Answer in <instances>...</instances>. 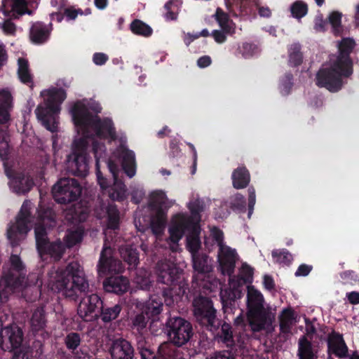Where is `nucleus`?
<instances>
[{
  "mask_svg": "<svg viewBox=\"0 0 359 359\" xmlns=\"http://www.w3.org/2000/svg\"><path fill=\"white\" fill-rule=\"evenodd\" d=\"M46 337L43 338L40 334V339H35L32 345L27 348L30 354V357L38 358L43 353L44 340Z\"/></svg>",
  "mask_w": 359,
  "mask_h": 359,
  "instance_id": "nucleus-52",
  "label": "nucleus"
},
{
  "mask_svg": "<svg viewBox=\"0 0 359 359\" xmlns=\"http://www.w3.org/2000/svg\"><path fill=\"white\" fill-rule=\"evenodd\" d=\"M122 311V306L119 304L109 306L102 304L97 320L100 319L104 323H109L118 318Z\"/></svg>",
  "mask_w": 359,
  "mask_h": 359,
  "instance_id": "nucleus-37",
  "label": "nucleus"
},
{
  "mask_svg": "<svg viewBox=\"0 0 359 359\" xmlns=\"http://www.w3.org/2000/svg\"><path fill=\"white\" fill-rule=\"evenodd\" d=\"M229 208L236 213H244L246 211V201L241 194H236L230 197Z\"/></svg>",
  "mask_w": 359,
  "mask_h": 359,
  "instance_id": "nucleus-45",
  "label": "nucleus"
},
{
  "mask_svg": "<svg viewBox=\"0 0 359 359\" xmlns=\"http://www.w3.org/2000/svg\"><path fill=\"white\" fill-rule=\"evenodd\" d=\"M73 355L74 359H95V354L90 352L86 346L80 347L76 353H73Z\"/></svg>",
  "mask_w": 359,
  "mask_h": 359,
  "instance_id": "nucleus-62",
  "label": "nucleus"
},
{
  "mask_svg": "<svg viewBox=\"0 0 359 359\" xmlns=\"http://www.w3.org/2000/svg\"><path fill=\"white\" fill-rule=\"evenodd\" d=\"M151 318L143 309L142 312L137 313L132 319L133 325L138 331H140L147 327V323Z\"/></svg>",
  "mask_w": 359,
  "mask_h": 359,
  "instance_id": "nucleus-53",
  "label": "nucleus"
},
{
  "mask_svg": "<svg viewBox=\"0 0 359 359\" xmlns=\"http://www.w3.org/2000/svg\"><path fill=\"white\" fill-rule=\"evenodd\" d=\"M271 255L273 258L280 264L289 265L292 260V255L286 249L273 250Z\"/></svg>",
  "mask_w": 359,
  "mask_h": 359,
  "instance_id": "nucleus-55",
  "label": "nucleus"
},
{
  "mask_svg": "<svg viewBox=\"0 0 359 359\" xmlns=\"http://www.w3.org/2000/svg\"><path fill=\"white\" fill-rule=\"evenodd\" d=\"M207 359H236V357L232 353L231 350H223L215 351Z\"/></svg>",
  "mask_w": 359,
  "mask_h": 359,
  "instance_id": "nucleus-64",
  "label": "nucleus"
},
{
  "mask_svg": "<svg viewBox=\"0 0 359 359\" xmlns=\"http://www.w3.org/2000/svg\"><path fill=\"white\" fill-rule=\"evenodd\" d=\"M291 15L297 20L302 19L307 15L309 7L306 3L302 0H297L293 2L290 8Z\"/></svg>",
  "mask_w": 359,
  "mask_h": 359,
  "instance_id": "nucleus-46",
  "label": "nucleus"
},
{
  "mask_svg": "<svg viewBox=\"0 0 359 359\" xmlns=\"http://www.w3.org/2000/svg\"><path fill=\"white\" fill-rule=\"evenodd\" d=\"M4 166L5 173L11 180L9 182L10 187L15 193L25 194L32 189L34 186V181L32 177L22 172H18L13 175V170L7 168L5 163Z\"/></svg>",
  "mask_w": 359,
  "mask_h": 359,
  "instance_id": "nucleus-18",
  "label": "nucleus"
},
{
  "mask_svg": "<svg viewBox=\"0 0 359 359\" xmlns=\"http://www.w3.org/2000/svg\"><path fill=\"white\" fill-rule=\"evenodd\" d=\"M103 300L97 294L92 293L82 297L77 307L79 316L86 322L97 320V316L102 308Z\"/></svg>",
  "mask_w": 359,
  "mask_h": 359,
  "instance_id": "nucleus-14",
  "label": "nucleus"
},
{
  "mask_svg": "<svg viewBox=\"0 0 359 359\" xmlns=\"http://www.w3.org/2000/svg\"><path fill=\"white\" fill-rule=\"evenodd\" d=\"M164 297L158 294H153L150 296L149 299L145 303L143 309L145 313L149 314L151 318L157 317L163 310Z\"/></svg>",
  "mask_w": 359,
  "mask_h": 359,
  "instance_id": "nucleus-33",
  "label": "nucleus"
},
{
  "mask_svg": "<svg viewBox=\"0 0 359 359\" xmlns=\"http://www.w3.org/2000/svg\"><path fill=\"white\" fill-rule=\"evenodd\" d=\"M31 212L28 205L23 203L16 217V222L12 224L7 229V238L13 247L20 244V236L26 234L29 230Z\"/></svg>",
  "mask_w": 359,
  "mask_h": 359,
  "instance_id": "nucleus-13",
  "label": "nucleus"
},
{
  "mask_svg": "<svg viewBox=\"0 0 359 359\" xmlns=\"http://www.w3.org/2000/svg\"><path fill=\"white\" fill-rule=\"evenodd\" d=\"M254 270L248 264L244 263L240 269L239 279L243 283H251L253 279Z\"/></svg>",
  "mask_w": 359,
  "mask_h": 359,
  "instance_id": "nucleus-58",
  "label": "nucleus"
},
{
  "mask_svg": "<svg viewBox=\"0 0 359 359\" xmlns=\"http://www.w3.org/2000/svg\"><path fill=\"white\" fill-rule=\"evenodd\" d=\"M193 267L197 275L194 278H198V276H205L206 274L212 271L211 259L209 256L205 253H199L192 255Z\"/></svg>",
  "mask_w": 359,
  "mask_h": 359,
  "instance_id": "nucleus-31",
  "label": "nucleus"
},
{
  "mask_svg": "<svg viewBox=\"0 0 359 359\" xmlns=\"http://www.w3.org/2000/svg\"><path fill=\"white\" fill-rule=\"evenodd\" d=\"M66 245L60 239L50 242L47 241L44 245H42L37 249L39 255H49L54 261H59L62 257L66 250Z\"/></svg>",
  "mask_w": 359,
  "mask_h": 359,
  "instance_id": "nucleus-24",
  "label": "nucleus"
},
{
  "mask_svg": "<svg viewBox=\"0 0 359 359\" xmlns=\"http://www.w3.org/2000/svg\"><path fill=\"white\" fill-rule=\"evenodd\" d=\"M26 0H3L2 10L5 16H9L11 12L19 15H23L26 13H31L27 7Z\"/></svg>",
  "mask_w": 359,
  "mask_h": 359,
  "instance_id": "nucleus-34",
  "label": "nucleus"
},
{
  "mask_svg": "<svg viewBox=\"0 0 359 359\" xmlns=\"http://www.w3.org/2000/svg\"><path fill=\"white\" fill-rule=\"evenodd\" d=\"M83 231L82 229L77 228L73 231H69L64 238V244L66 248H70L77 243H80L83 238Z\"/></svg>",
  "mask_w": 359,
  "mask_h": 359,
  "instance_id": "nucleus-48",
  "label": "nucleus"
},
{
  "mask_svg": "<svg viewBox=\"0 0 359 359\" xmlns=\"http://www.w3.org/2000/svg\"><path fill=\"white\" fill-rule=\"evenodd\" d=\"M220 297L224 312H228L229 309L231 310L235 306L236 299L237 298L236 291L229 290L221 292Z\"/></svg>",
  "mask_w": 359,
  "mask_h": 359,
  "instance_id": "nucleus-47",
  "label": "nucleus"
},
{
  "mask_svg": "<svg viewBox=\"0 0 359 359\" xmlns=\"http://www.w3.org/2000/svg\"><path fill=\"white\" fill-rule=\"evenodd\" d=\"M167 196L163 191H153L150 195L149 205L150 208H160L167 207Z\"/></svg>",
  "mask_w": 359,
  "mask_h": 359,
  "instance_id": "nucleus-49",
  "label": "nucleus"
},
{
  "mask_svg": "<svg viewBox=\"0 0 359 359\" xmlns=\"http://www.w3.org/2000/svg\"><path fill=\"white\" fill-rule=\"evenodd\" d=\"M70 112L77 133L81 137L74 141L72 153L67 157V168L73 175L85 177L89 170L87 153L89 141H92L95 158H102L105 154L106 145L95 140V137L115 141L117 139L116 131L111 119L101 118L98 115L93 114L87 106L79 101L74 103Z\"/></svg>",
  "mask_w": 359,
  "mask_h": 359,
  "instance_id": "nucleus-1",
  "label": "nucleus"
},
{
  "mask_svg": "<svg viewBox=\"0 0 359 359\" xmlns=\"http://www.w3.org/2000/svg\"><path fill=\"white\" fill-rule=\"evenodd\" d=\"M215 19L222 29L226 33H230L231 27L229 25V15L220 8H217L215 13Z\"/></svg>",
  "mask_w": 359,
  "mask_h": 359,
  "instance_id": "nucleus-51",
  "label": "nucleus"
},
{
  "mask_svg": "<svg viewBox=\"0 0 359 359\" xmlns=\"http://www.w3.org/2000/svg\"><path fill=\"white\" fill-rule=\"evenodd\" d=\"M128 280L122 276H109L103 282V287L107 292L122 294L128 290Z\"/></svg>",
  "mask_w": 359,
  "mask_h": 359,
  "instance_id": "nucleus-25",
  "label": "nucleus"
},
{
  "mask_svg": "<svg viewBox=\"0 0 359 359\" xmlns=\"http://www.w3.org/2000/svg\"><path fill=\"white\" fill-rule=\"evenodd\" d=\"M164 332L177 347L187 345L194 335L192 324L180 316H170L165 321Z\"/></svg>",
  "mask_w": 359,
  "mask_h": 359,
  "instance_id": "nucleus-9",
  "label": "nucleus"
},
{
  "mask_svg": "<svg viewBox=\"0 0 359 359\" xmlns=\"http://www.w3.org/2000/svg\"><path fill=\"white\" fill-rule=\"evenodd\" d=\"M293 75L292 73L287 72L280 81V88L281 91L287 95L293 86Z\"/></svg>",
  "mask_w": 359,
  "mask_h": 359,
  "instance_id": "nucleus-59",
  "label": "nucleus"
},
{
  "mask_svg": "<svg viewBox=\"0 0 359 359\" xmlns=\"http://www.w3.org/2000/svg\"><path fill=\"white\" fill-rule=\"evenodd\" d=\"M18 75L22 83L24 84H33V76L30 73L29 62L27 60L20 57L18 60Z\"/></svg>",
  "mask_w": 359,
  "mask_h": 359,
  "instance_id": "nucleus-39",
  "label": "nucleus"
},
{
  "mask_svg": "<svg viewBox=\"0 0 359 359\" xmlns=\"http://www.w3.org/2000/svg\"><path fill=\"white\" fill-rule=\"evenodd\" d=\"M10 267L0 280V303L8 301L11 294L21 291L26 285L27 270L20 257L11 255Z\"/></svg>",
  "mask_w": 359,
  "mask_h": 359,
  "instance_id": "nucleus-4",
  "label": "nucleus"
},
{
  "mask_svg": "<svg viewBox=\"0 0 359 359\" xmlns=\"http://www.w3.org/2000/svg\"><path fill=\"white\" fill-rule=\"evenodd\" d=\"M87 217V212L81 206L70 208L65 215L66 220L74 224L85 222Z\"/></svg>",
  "mask_w": 359,
  "mask_h": 359,
  "instance_id": "nucleus-41",
  "label": "nucleus"
},
{
  "mask_svg": "<svg viewBox=\"0 0 359 359\" xmlns=\"http://www.w3.org/2000/svg\"><path fill=\"white\" fill-rule=\"evenodd\" d=\"M111 359H134L135 348L128 340L119 337L111 341L109 349Z\"/></svg>",
  "mask_w": 359,
  "mask_h": 359,
  "instance_id": "nucleus-20",
  "label": "nucleus"
},
{
  "mask_svg": "<svg viewBox=\"0 0 359 359\" xmlns=\"http://www.w3.org/2000/svg\"><path fill=\"white\" fill-rule=\"evenodd\" d=\"M81 341V334L76 332L67 333L63 339L65 347L72 354L76 353L78 348H80Z\"/></svg>",
  "mask_w": 359,
  "mask_h": 359,
  "instance_id": "nucleus-40",
  "label": "nucleus"
},
{
  "mask_svg": "<svg viewBox=\"0 0 359 359\" xmlns=\"http://www.w3.org/2000/svg\"><path fill=\"white\" fill-rule=\"evenodd\" d=\"M194 219L183 215H177L170 226L169 240L172 244L177 245L186 231H189L194 223Z\"/></svg>",
  "mask_w": 359,
  "mask_h": 359,
  "instance_id": "nucleus-19",
  "label": "nucleus"
},
{
  "mask_svg": "<svg viewBox=\"0 0 359 359\" xmlns=\"http://www.w3.org/2000/svg\"><path fill=\"white\" fill-rule=\"evenodd\" d=\"M235 6L241 14L248 15L254 6L253 0H235Z\"/></svg>",
  "mask_w": 359,
  "mask_h": 359,
  "instance_id": "nucleus-60",
  "label": "nucleus"
},
{
  "mask_svg": "<svg viewBox=\"0 0 359 359\" xmlns=\"http://www.w3.org/2000/svg\"><path fill=\"white\" fill-rule=\"evenodd\" d=\"M353 71L333 62L329 67L320 68L316 73L315 82L319 88H324L330 93H337L344 85V78H348Z\"/></svg>",
  "mask_w": 359,
  "mask_h": 359,
  "instance_id": "nucleus-7",
  "label": "nucleus"
},
{
  "mask_svg": "<svg viewBox=\"0 0 359 359\" xmlns=\"http://www.w3.org/2000/svg\"><path fill=\"white\" fill-rule=\"evenodd\" d=\"M179 347L168 339L160 344L155 353L148 348H140V359H177L180 355Z\"/></svg>",
  "mask_w": 359,
  "mask_h": 359,
  "instance_id": "nucleus-17",
  "label": "nucleus"
},
{
  "mask_svg": "<svg viewBox=\"0 0 359 359\" xmlns=\"http://www.w3.org/2000/svg\"><path fill=\"white\" fill-rule=\"evenodd\" d=\"M297 356L299 359H318V351L306 335L298 341Z\"/></svg>",
  "mask_w": 359,
  "mask_h": 359,
  "instance_id": "nucleus-32",
  "label": "nucleus"
},
{
  "mask_svg": "<svg viewBox=\"0 0 359 359\" xmlns=\"http://www.w3.org/2000/svg\"><path fill=\"white\" fill-rule=\"evenodd\" d=\"M341 13L338 11H333L329 15V22L335 31H338L341 23Z\"/></svg>",
  "mask_w": 359,
  "mask_h": 359,
  "instance_id": "nucleus-63",
  "label": "nucleus"
},
{
  "mask_svg": "<svg viewBox=\"0 0 359 359\" xmlns=\"http://www.w3.org/2000/svg\"><path fill=\"white\" fill-rule=\"evenodd\" d=\"M233 187L236 189L247 187L250 182V174L245 166L236 168L231 175Z\"/></svg>",
  "mask_w": 359,
  "mask_h": 359,
  "instance_id": "nucleus-35",
  "label": "nucleus"
},
{
  "mask_svg": "<svg viewBox=\"0 0 359 359\" xmlns=\"http://www.w3.org/2000/svg\"><path fill=\"white\" fill-rule=\"evenodd\" d=\"M217 322L219 323L218 330L212 332L215 333V339L218 342H222L227 348L232 349L236 346V343L233 336L231 325L226 322H222L218 318Z\"/></svg>",
  "mask_w": 359,
  "mask_h": 359,
  "instance_id": "nucleus-27",
  "label": "nucleus"
},
{
  "mask_svg": "<svg viewBox=\"0 0 359 359\" xmlns=\"http://www.w3.org/2000/svg\"><path fill=\"white\" fill-rule=\"evenodd\" d=\"M294 320V311L291 308L283 309L279 316L280 332L284 334L290 333Z\"/></svg>",
  "mask_w": 359,
  "mask_h": 359,
  "instance_id": "nucleus-38",
  "label": "nucleus"
},
{
  "mask_svg": "<svg viewBox=\"0 0 359 359\" xmlns=\"http://www.w3.org/2000/svg\"><path fill=\"white\" fill-rule=\"evenodd\" d=\"M130 30L136 35H141L145 37L150 36L153 30L151 27L140 20H134L130 25Z\"/></svg>",
  "mask_w": 359,
  "mask_h": 359,
  "instance_id": "nucleus-43",
  "label": "nucleus"
},
{
  "mask_svg": "<svg viewBox=\"0 0 359 359\" xmlns=\"http://www.w3.org/2000/svg\"><path fill=\"white\" fill-rule=\"evenodd\" d=\"M256 48L257 46L253 43L248 42L243 43L241 45L238 46L236 55H241L243 58H250L255 54Z\"/></svg>",
  "mask_w": 359,
  "mask_h": 359,
  "instance_id": "nucleus-54",
  "label": "nucleus"
},
{
  "mask_svg": "<svg viewBox=\"0 0 359 359\" xmlns=\"http://www.w3.org/2000/svg\"><path fill=\"white\" fill-rule=\"evenodd\" d=\"M38 222L48 225V228L55 226V214L50 208H40L38 211Z\"/></svg>",
  "mask_w": 359,
  "mask_h": 359,
  "instance_id": "nucleus-44",
  "label": "nucleus"
},
{
  "mask_svg": "<svg viewBox=\"0 0 359 359\" xmlns=\"http://www.w3.org/2000/svg\"><path fill=\"white\" fill-rule=\"evenodd\" d=\"M201 227L198 222L194 221L187 236V248L191 256L199 254L198 250L201 246L200 240Z\"/></svg>",
  "mask_w": 359,
  "mask_h": 359,
  "instance_id": "nucleus-30",
  "label": "nucleus"
},
{
  "mask_svg": "<svg viewBox=\"0 0 359 359\" xmlns=\"http://www.w3.org/2000/svg\"><path fill=\"white\" fill-rule=\"evenodd\" d=\"M13 107V97L6 89L0 90V158L7 159L9 154L8 127L11 124V111Z\"/></svg>",
  "mask_w": 359,
  "mask_h": 359,
  "instance_id": "nucleus-8",
  "label": "nucleus"
},
{
  "mask_svg": "<svg viewBox=\"0 0 359 359\" xmlns=\"http://www.w3.org/2000/svg\"><path fill=\"white\" fill-rule=\"evenodd\" d=\"M120 216L117 209H111L107 212V228L112 230L119 229Z\"/></svg>",
  "mask_w": 359,
  "mask_h": 359,
  "instance_id": "nucleus-57",
  "label": "nucleus"
},
{
  "mask_svg": "<svg viewBox=\"0 0 359 359\" xmlns=\"http://www.w3.org/2000/svg\"><path fill=\"white\" fill-rule=\"evenodd\" d=\"M67 97L66 91L61 88H53L48 90V98L45 105H39L35 114L38 120L49 131L54 133L57 129V116L60 105Z\"/></svg>",
  "mask_w": 359,
  "mask_h": 359,
  "instance_id": "nucleus-5",
  "label": "nucleus"
},
{
  "mask_svg": "<svg viewBox=\"0 0 359 359\" xmlns=\"http://www.w3.org/2000/svg\"><path fill=\"white\" fill-rule=\"evenodd\" d=\"M156 281L166 285L162 295L165 306L172 307L180 302L188 289V283L184 276V271L177 265L170 262H158L156 267Z\"/></svg>",
  "mask_w": 359,
  "mask_h": 359,
  "instance_id": "nucleus-2",
  "label": "nucleus"
},
{
  "mask_svg": "<svg viewBox=\"0 0 359 359\" xmlns=\"http://www.w3.org/2000/svg\"><path fill=\"white\" fill-rule=\"evenodd\" d=\"M82 187L74 178L60 179L52 188L54 200L60 204H67L77 201L81 195Z\"/></svg>",
  "mask_w": 359,
  "mask_h": 359,
  "instance_id": "nucleus-12",
  "label": "nucleus"
},
{
  "mask_svg": "<svg viewBox=\"0 0 359 359\" xmlns=\"http://www.w3.org/2000/svg\"><path fill=\"white\" fill-rule=\"evenodd\" d=\"M51 290L62 292L66 297L76 300L79 293L88 290L89 284L80 264L72 262L65 268H59L50 280Z\"/></svg>",
  "mask_w": 359,
  "mask_h": 359,
  "instance_id": "nucleus-3",
  "label": "nucleus"
},
{
  "mask_svg": "<svg viewBox=\"0 0 359 359\" xmlns=\"http://www.w3.org/2000/svg\"><path fill=\"white\" fill-rule=\"evenodd\" d=\"M100 158L96 160V175L97 183L103 191H106L110 199L116 201H123L126 199L127 189L124 182L118 177V167L111 161L108 162V168L114 178V183L109 185V181L105 178L99 168L98 161Z\"/></svg>",
  "mask_w": 359,
  "mask_h": 359,
  "instance_id": "nucleus-11",
  "label": "nucleus"
},
{
  "mask_svg": "<svg viewBox=\"0 0 359 359\" xmlns=\"http://www.w3.org/2000/svg\"><path fill=\"white\" fill-rule=\"evenodd\" d=\"M288 65L290 67H297L303 62V54L301 52V46L294 43L288 49Z\"/></svg>",
  "mask_w": 359,
  "mask_h": 359,
  "instance_id": "nucleus-42",
  "label": "nucleus"
},
{
  "mask_svg": "<svg viewBox=\"0 0 359 359\" xmlns=\"http://www.w3.org/2000/svg\"><path fill=\"white\" fill-rule=\"evenodd\" d=\"M120 157L122 158V168L125 173L130 177H133L136 173L135 155L134 151L128 149L123 145L118 148Z\"/></svg>",
  "mask_w": 359,
  "mask_h": 359,
  "instance_id": "nucleus-26",
  "label": "nucleus"
},
{
  "mask_svg": "<svg viewBox=\"0 0 359 359\" xmlns=\"http://www.w3.org/2000/svg\"><path fill=\"white\" fill-rule=\"evenodd\" d=\"M340 277L346 283L354 284L359 281V275L352 270L345 271L341 273Z\"/></svg>",
  "mask_w": 359,
  "mask_h": 359,
  "instance_id": "nucleus-61",
  "label": "nucleus"
},
{
  "mask_svg": "<svg viewBox=\"0 0 359 359\" xmlns=\"http://www.w3.org/2000/svg\"><path fill=\"white\" fill-rule=\"evenodd\" d=\"M189 209L191 214V218L199 221L201 219V212L204 210V203L202 200L196 199L189 204Z\"/></svg>",
  "mask_w": 359,
  "mask_h": 359,
  "instance_id": "nucleus-56",
  "label": "nucleus"
},
{
  "mask_svg": "<svg viewBox=\"0 0 359 359\" xmlns=\"http://www.w3.org/2000/svg\"><path fill=\"white\" fill-rule=\"evenodd\" d=\"M46 227H48V225L38 222L34 228L36 245L37 249L42 245H44L45 243L49 240L47 236Z\"/></svg>",
  "mask_w": 359,
  "mask_h": 359,
  "instance_id": "nucleus-50",
  "label": "nucleus"
},
{
  "mask_svg": "<svg viewBox=\"0 0 359 359\" xmlns=\"http://www.w3.org/2000/svg\"><path fill=\"white\" fill-rule=\"evenodd\" d=\"M192 305L194 316L199 325L210 332L218 330L219 323L217 322V310L209 297L199 295L194 298Z\"/></svg>",
  "mask_w": 359,
  "mask_h": 359,
  "instance_id": "nucleus-10",
  "label": "nucleus"
},
{
  "mask_svg": "<svg viewBox=\"0 0 359 359\" xmlns=\"http://www.w3.org/2000/svg\"><path fill=\"white\" fill-rule=\"evenodd\" d=\"M112 249L110 246L104 245L97 265V273L104 276L109 273H119L123 270V265L120 260L112 255Z\"/></svg>",
  "mask_w": 359,
  "mask_h": 359,
  "instance_id": "nucleus-16",
  "label": "nucleus"
},
{
  "mask_svg": "<svg viewBox=\"0 0 359 359\" xmlns=\"http://www.w3.org/2000/svg\"><path fill=\"white\" fill-rule=\"evenodd\" d=\"M328 352L339 358L348 356V346L344 339L343 335L332 330L327 337Z\"/></svg>",
  "mask_w": 359,
  "mask_h": 359,
  "instance_id": "nucleus-23",
  "label": "nucleus"
},
{
  "mask_svg": "<svg viewBox=\"0 0 359 359\" xmlns=\"http://www.w3.org/2000/svg\"><path fill=\"white\" fill-rule=\"evenodd\" d=\"M264 297L262 293L254 288L253 286L248 287L247 320L250 330L253 332L265 330L266 326L271 325L269 313L264 309Z\"/></svg>",
  "mask_w": 359,
  "mask_h": 359,
  "instance_id": "nucleus-6",
  "label": "nucleus"
},
{
  "mask_svg": "<svg viewBox=\"0 0 359 359\" xmlns=\"http://www.w3.org/2000/svg\"><path fill=\"white\" fill-rule=\"evenodd\" d=\"M50 32L51 29L45 23L41 22H34L29 29L30 40L33 43L43 44L48 40Z\"/></svg>",
  "mask_w": 359,
  "mask_h": 359,
  "instance_id": "nucleus-28",
  "label": "nucleus"
},
{
  "mask_svg": "<svg viewBox=\"0 0 359 359\" xmlns=\"http://www.w3.org/2000/svg\"><path fill=\"white\" fill-rule=\"evenodd\" d=\"M237 253L236 250L227 246L219 250L218 260L223 275L231 276L236 267Z\"/></svg>",
  "mask_w": 359,
  "mask_h": 359,
  "instance_id": "nucleus-21",
  "label": "nucleus"
},
{
  "mask_svg": "<svg viewBox=\"0 0 359 359\" xmlns=\"http://www.w3.org/2000/svg\"><path fill=\"white\" fill-rule=\"evenodd\" d=\"M355 46V42L353 39L350 38L342 39L338 46L339 55L334 61L336 66L340 65L353 72V61L350 57V54L353 51Z\"/></svg>",
  "mask_w": 359,
  "mask_h": 359,
  "instance_id": "nucleus-22",
  "label": "nucleus"
},
{
  "mask_svg": "<svg viewBox=\"0 0 359 359\" xmlns=\"http://www.w3.org/2000/svg\"><path fill=\"white\" fill-rule=\"evenodd\" d=\"M121 257L128 264L130 269H135L139 264V252L130 245H122L119 248Z\"/></svg>",
  "mask_w": 359,
  "mask_h": 359,
  "instance_id": "nucleus-36",
  "label": "nucleus"
},
{
  "mask_svg": "<svg viewBox=\"0 0 359 359\" xmlns=\"http://www.w3.org/2000/svg\"><path fill=\"white\" fill-rule=\"evenodd\" d=\"M24 334L22 329L15 324L2 327L0 321V348L4 351H13L22 346Z\"/></svg>",
  "mask_w": 359,
  "mask_h": 359,
  "instance_id": "nucleus-15",
  "label": "nucleus"
},
{
  "mask_svg": "<svg viewBox=\"0 0 359 359\" xmlns=\"http://www.w3.org/2000/svg\"><path fill=\"white\" fill-rule=\"evenodd\" d=\"M30 323L32 330L35 337L39 332H41L40 334L42 335L43 338L48 337V332L45 331L47 320L46 318V313L43 308H37L34 311Z\"/></svg>",
  "mask_w": 359,
  "mask_h": 359,
  "instance_id": "nucleus-29",
  "label": "nucleus"
}]
</instances>
